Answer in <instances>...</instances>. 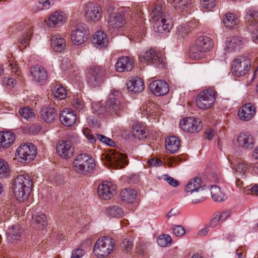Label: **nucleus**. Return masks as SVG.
<instances>
[{
  "label": "nucleus",
  "mask_w": 258,
  "mask_h": 258,
  "mask_svg": "<svg viewBox=\"0 0 258 258\" xmlns=\"http://www.w3.org/2000/svg\"><path fill=\"white\" fill-rule=\"evenodd\" d=\"M95 166V161L91 155L82 153L74 159L72 168L77 173L87 175L93 171Z\"/></svg>",
  "instance_id": "1"
},
{
  "label": "nucleus",
  "mask_w": 258,
  "mask_h": 258,
  "mask_svg": "<svg viewBox=\"0 0 258 258\" xmlns=\"http://www.w3.org/2000/svg\"><path fill=\"white\" fill-rule=\"evenodd\" d=\"M213 46V42L210 37L206 36H200L190 48V57L192 59H199L205 55V53L210 50Z\"/></svg>",
  "instance_id": "2"
},
{
  "label": "nucleus",
  "mask_w": 258,
  "mask_h": 258,
  "mask_svg": "<svg viewBox=\"0 0 258 258\" xmlns=\"http://www.w3.org/2000/svg\"><path fill=\"white\" fill-rule=\"evenodd\" d=\"M115 246L114 240L109 236H103L96 242L94 252L98 258H105L113 251Z\"/></svg>",
  "instance_id": "3"
},
{
  "label": "nucleus",
  "mask_w": 258,
  "mask_h": 258,
  "mask_svg": "<svg viewBox=\"0 0 258 258\" xmlns=\"http://www.w3.org/2000/svg\"><path fill=\"white\" fill-rule=\"evenodd\" d=\"M106 72L100 66H93L88 69L87 73V84L93 87L99 86L106 78Z\"/></svg>",
  "instance_id": "4"
},
{
  "label": "nucleus",
  "mask_w": 258,
  "mask_h": 258,
  "mask_svg": "<svg viewBox=\"0 0 258 258\" xmlns=\"http://www.w3.org/2000/svg\"><path fill=\"white\" fill-rule=\"evenodd\" d=\"M216 92L213 88H210L201 92L196 99V105L201 109L210 108L216 99Z\"/></svg>",
  "instance_id": "5"
},
{
  "label": "nucleus",
  "mask_w": 258,
  "mask_h": 258,
  "mask_svg": "<svg viewBox=\"0 0 258 258\" xmlns=\"http://www.w3.org/2000/svg\"><path fill=\"white\" fill-rule=\"evenodd\" d=\"M251 62L249 59L242 56H238L233 61L232 72L236 77L245 76L250 70Z\"/></svg>",
  "instance_id": "6"
},
{
  "label": "nucleus",
  "mask_w": 258,
  "mask_h": 258,
  "mask_svg": "<svg viewBox=\"0 0 258 258\" xmlns=\"http://www.w3.org/2000/svg\"><path fill=\"white\" fill-rule=\"evenodd\" d=\"M83 11L87 22L96 23L99 21L102 17L101 7L90 2L86 3L84 5Z\"/></svg>",
  "instance_id": "7"
},
{
  "label": "nucleus",
  "mask_w": 258,
  "mask_h": 258,
  "mask_svg": "<svg viewBox=\"0 0 258 258\" xmlns=\"http://www.w3.org/2000/svg\"><path fill=\"white\" fill-rule=\"evenodd\" d=\"M89 34L88 27L85 24H77L72 32V41L75 45H81L87 40Z\"/></svg>",
  "instance_id": "8"
},
{
  "label": "nucleus",
  "mask_w": 258,
  "mask_h": 258,
  "mask_svg": "<svg viewBox=\"0 0 258 258\" xmlns=\"http://www.w3.org/2000/svg\"><path fill=\"white\" fill-rule=\"evenodd\" d=\"M202 183L201 178L196 177L190 180L185 187V190L187 192L195 193V192H200L199 195H200L198 198H194L191 200L192 203L194 204L201 203L205 199Z\"/></svg>",
  "instance_id": "9"
},
{
  "label": "nucleus",
  "mask_w": 258,
  "mask_h": 258,
  "mask_svg": "<svg viewBox=\"0 0 258 258\" xmlns=\"http://www.w3.org/2000/svg\"><path fill=\"white\" fill-rule=\"evenodd\" d=\"M180 128L187 133H195L201 130L202 124L199 119L194 117L183 118L180 122Z\"/></svg>",
  "instance_id": "10"
},
{
  "label": "nucleus",
  "mask_w": 258,
  "mask_h": 258,
  "mask_svg": "<svg viewBox=\"0 0 258 258\" xmlns=\"http://www.w3.org/2000/svg\"><path fill=\"white\" fill-rule=\"evenodd\" d=\"M17 152L20 157L25 161L33 160L36 155L35 147L32 143H25L20 145Z\"/></svg>",
  "instance_id": "11"
},
{
  "label": "nucleus",
  "mask_w": 258,
  "mask_h": 258,
  "mask_svg": "<svg viewBox=\"0 0 258 258\" xmlns=\"http://www.w3.org/2000/svg\"><path fill=\"white\" fill-rule=\"evenodd\" d=\"M106 160L114 164L117 168H122L127 164L125 154L120 153L114 149L109 151L105 156Z\"/></svg>",
  "instance_id": "12"
},
{
  "label": "nucleus",
  "mask_w": 258,
  "mask_h": 258,
  "mask_svg": "<svg viewBox=\"0 0 258 258\" xmlns=\"http://www.w3.org/2000/svg\"><path fill=\"white\" fill-rule=\"evenodd\" d=\"M116 192V185L110 182L104 181L98 187L99 197L104 200L111 199Z\"/></svg>",
  "instance_id": "13"
},
{
  "label": "nucleus",
  "mask_w": 258,
  "mask_h": 258,
  "mask_svg": "<svg viewBox=\"0 0 258 258\" xmlns=\"http://www.w3.org/2000/svg\"><path fill=\"white\" fill-rule=\"evenodd\" d=\"M150 89L152 92L157 96L165 95L169 91L167 83L162 80L153 81L150 84Z\"/></svg>",
  "instance_id": "14"
},
{
  "label": "nucleus",
  "mask_w": 258,
  "mask_h": 258,
  "mask_svg": "<svg viewBox=\"0 0 258 258\" xmlns=\"http://www.w3.org/2000/svg\"><path fill=\"white\" fill-rule=\"evenodd\" d=\"M58 155L64 159H68L73 156L74 149L69 141L59 142L56 146Z\"/></svg>",
  "instance_id": "15"
},
{
  "label": "nucleus",
  "mask_w": 258,
  "mask_h": 258,
  "mask_svg": "<svg viewBox=\"0 0 258 258\" xmlns=\"http://www.w3.org/2000/svg\"><path fill=\"white\" fill-rule=\"evenodd\" d=\"M245 43L244 39L239 36L229 37L225 42V49L228 52H234L241 49Z\"/></svg>",
  "instance_id": "16"
},
{
  "label": "nucleus",
  "mask_w": 258,
  "mask_h": 258,
  "mask_svg": "<svg viewBox=\"0 0 258 258\" xmlns=\"http://www.w3.org/2000/svg\"><path fill=\"white\" fill-rule=\"evenodd\" d=\"M255 114V108L253 104L247 103L243 105L239 109L238 115L243 121L251 119Z\"/></svg>",
  "instance_id": "17"
},
{
  "label": "nucleus",
  "mask_w": 258,
  "mask_h": 258,
  "mask_svg": "<svg viewBox=\"0 0 258 258\" xmlns=\"http://www.w3.org/2000/svg\"><path fill=\"white\" fill-rule=\"evenodd\" d=\"M106 113L111 115L118 114L121 109L119 100L115 97L114 94H110L105 103Z\"/></svg>",
  "instance_id": "18"
},
{
  "label": "nucleus",
  "mask_w": 258,
  "mask_h": 258,
  "mask_svg": "<svg viewBox=\"0 0 258 258\" xmlns=\"http://www.w3.org/2000/svg\"><path fill=\"white\" fill-rule=\"evenodd\" d=\"M237 142L239 147L248 150L252 149L255 144L253 137L248 133L239 134L237 138Z\"/></svg>",
  "instance_id": "19"
},
{
  "label": "nucleus",
  "mask_w": 258,
  "mask_h": 258,
  "mask_svg": "<svg viewBox=\"0 0 258 258\" xmlns=\"http://www.w3.org/2000/svg\"><path fill=\"white\" fill-rule=\"evenodd\" d=\"M31 74L33 80L40 84H44L47 79V73L41 66L37 65L31 69Z\"/></svg>",
  "instance_id": "20"
},
{
  "label": "nucleus",
  "mask_w": 258,
  "mask_h": 258,
  "mask_svg": "<svg viewBox=\"0 0 258 258\" xmlns=\"http://www.w3.org/2000/svg\"><path fill=\"white\" fill-rule=\"evenodd\" d=\"M60 120L66 126H72L77 120L75 112L70 109H64L59 115Z\"/></svg>",
  "instance_id": "21"
},
{
  "label": "nucleus",
  "mask_w": 258,
  "mask_h": 258,
  "mask_svg": "<svg viewBox=\"0 0 258 258\" xmlns=\"http://www.w3.org/2000/svg\"><path fill=\"white\" fill-rule=\"evenodd\" d=\"M107 23L108 27L110 29H118L124 26L125 21V19L120 14L114 13L109 16Z\"/></svg>",
  "instance_id": "22"
},
{
  "label": "nucleus",
  "mask_w": 258,
  "mask_h": 258,
  "mask_svg": "<svg viewBox=\"0 0 258 258\" xmlns=\"http://www.w3.org/2000/svg\"><path fill=\"white\" fill-rule=\"evenodd\" d=\"M65 19L64 13L56 11L53 13L46 21L47 25L50 28L59 27L63 25Z\"/></svg>",
  "instance_id": "23"
},
{
  "label": "nucleus",
  "mask_w": 258,
  "mask_h": 258,
  "mask_svg": "<svg viewBox=\"0 0 258 258\" xmlns=\"http://www.w3.org/2000/svg\"><path fill=\"white\" fill-rule=\"evenodd\" d=\"M133 61L128 56L119 57L115 64L116 70L118 72H128L134 68Z\"/></svg>",
  "instance_id": "24"
},
{
  "label": "nucleus",
  "mask_w": 258,
  "mask_h": 258,
  "mask_svg": "<svg viewBox=\"0 0 258 258\" xmlns=\"http://www.w3.org/2000/svg\"><path fill=\"white\" fill-rule=\"evenodd\" d=\"M172 27V24L169 18L164 16L161 20H159L153 24L154 30L157 33H162L166 32H169Z\"/></svg>",
  "instance_id": "25"
},
{
  "label": "nucleus",
  "mask_w": 258,
  "mask_h": 258,
  "mask_svg": "<svg viewBox=\"0 0 258 258\" xmlns=\"http://www.w3.org/2000/svg\"><path fill=\"white\" fill-rule=\"evenodd\" d=\"M92 43L98 48L106 47L108 44L106 34L101 30L97 31L93 35Z\"/></svg>",
  "instance_id": "26"
},
{
  "label": "nucleus",
  "mask_w": 258,
  "mask_h": 258,
  "mask_svg": "<svg viewBox=\"0 0 258 258\" xmlns=\"http://www.w3.org/2000/svg\"><path fill=\"white\" fill-rule=\"evenodd\" d=\"M13 190L15 198L20 202H24L29 197L31 189L24 188L18 181L13 183Z\"/></svg>",
  "instance_id": "27"
},
{
  "label": "nucleus",
  "mask_w": 258,
  "mask_h": 258,
  "mask_svg": "<svg viewBox=\"0 0 258 258\" xmlns=\"http://www.w3.org/2000/svg\"><path fill=\"white\" fill-rule=\"evenodd\" d=\"M126 86L128 90L133 93H140L145 88L143 80L138 77L130 80L126 83Z\"/></svg>",
  "instance_id": "28"
},
{
  "label": "nucleus",
  "mask_w": 258,
  "mask_h": 258,
  "mask_svg": "<svg viewBox=\"0 0 258 258\" xmlns=\"http://www.w3.org/2000/svg\"><path fill=\"white\" fill-rule=\"evenodd\" d=\"M42 119L47 123H52L56 119L57 113L55 109L51 106L44 107L40 111Z\"/></svg>",
  "instance_id": "29"
},
{
  "label": "nucleus",
  "mask_w": 258,
  "mask_h": 258,
  "mask_svg": "<svg viewBox=\"0 0 258 258\" xmlns=\"http://www.w3.org/2000/svg\"><path fill=\"white\" fill-rule=\"evenodd\" d=\"M51 46L54 51L61 52L66 46V41L61 35H53L51 38Z\"/></svg>",
  "instance_id": "30"
},
{
  "label": "nucleus",
  "mask_w": 258,
  "mask_h": 258,
  "mask_svg": "<svg viewBox=\"0 0 258 258\" xmlns=\"http://www.w3.org/2000/svg\"><path fill=\"white\" fill-rule=\"evenodd\" d=\"M164 16H166L165 9H163L161 4H156L150 13V20L153 24L154 22L161 20Z\"/></svg>",
  "instance_id": "31"
},
{
  "label": "nucleus",
  "mask_w": 258,
  "mask_h": 258,
  "mask_svg": "<svg viewBox=\"0 0 258 258\" xmlns=\"http://www.w3.org/2000/svg\"><path fill=\"white\" fill-rule=\"evenodd\" d=\"M23 230L19 225L13 226L7 231V239L11 243H15L19 240L22 234Z\"/></svg>",
  "instance_id": "32"
},
{
  "label": "nucleus",
  "mask_w": 258,
  "mask_h": 258,
  "mask_svg": "<svg viewBox=\"0 0 258 258\" xmlns=\"http://www.w3.org/2000/svg\"><path fill=\"white\" fill-rule=\"evenodd\" d=\"M15 140V135L11 132L0 133V147L4 148H9Z\"/></svg>",
  "instance_id": "33"
},
{
  "label": "nucleus",
  "mask_w": 258,
  "mask_h": 258,
  "mask_svg": "<svg viewBox=\"0 0 258 258\" xmlns=\"http://www.w3.org/2000/svg\"><path fill=\"white\" fill-rule=\"evenodd\" d=\"M180 146V142L175 136H171L167 138L165 141L166 150L170 153L176 152Z\"/></svg>",
  "instance_id": "34"
},
{
  "label": "nucleus",
  "mask_w": 258,
  "mask_h": 258,
  "mask_svg": "<svg viewBox=\"0 0 258 258\" xmlns=\"http://www.w3.org/2000/svg\"><path fill=\"white\" fill-rule=\"evenodd\" d=\"M137 198V192L131 188H125L120 192V198L122 201L126 203H133Z\"/></svg>",
  "instance_id": "35"
},
{
  "label": "nucleus",
  "mask_w": 258,
  "mask_h": 258,
  "mask_svg": "<svg viewBox=\"0 0 258 258\" xmlns=\"http://www.w3.org/2000/svg\"><path fill=\"white\" fill-rule=\"evenodd\" d=\"M18 181L21 186L25 188L26 189H31L32 186V181L30 177L26 174H22L18 175L14 180L13 183H16Z\"/></svg>",
  "instance_id": "36"
},
{
  "label": "nucleus",
  "mask_w": 258,
  "mask_h": 258,
  "mask_svg": "<svg viewBox=\"0 0 258 258\" xmlns=\"http://www.w3.org/2000/svg\"><path fill=\"white\" fill-rule=\"evenodd\" d=\"M245 20L248 25H256L258 23V12L253 9L247 10L245 16Z\"/></svg>",
  "instance_id": "37"
},
{
  "label": "nucleus",
  "mask_w": 258,
  "mask_h": 258,
  "mask_svg": "<svg viewBox=\"0 0 258 258\" xmlns=\"http://www.w3.org/2000/svg\"><path fill=\"white\" fill-rule=\"evenodd\" d=\"M211 194L212 199L216 202H221L226 200V197L219 187L216 185L211 186Z\"/></svg>",
  "instance_id": "38"
},
{
  "label": "nucleus",
  "mask_w": 258,
  "mask_h": 258,
  "mask_svg": "<svg viewBox=\"0 0 258 258\" xmlns=\"http://www.w3.org/2000/svg\"><path fill=\"white\" fill-rule=\"evenodd\" d=\"M223 23L226 27L232 28L238 24L239 20L234 14L230 13L225 15Z\"/></svg>",
  "instance_id": "39"
},
{
  "label": "nucleus",
  "mask_w": 258,
  "mask_h": 258,
  "mask_svg": "<svg viewBox=\"0 0 258 258\" xmlns=\"http://www.w3.org/2000/svg\"><path fill=\"white\" fill-rule=\"evenodd\" d=\"M107 215L111 217L120 218L123 215V211L118 205L108 207L105 211Z\"/></svg>",
  "instance_id": "40"
},
{
  "label": "nucleus",
  "mask_w": 258,
  "mask_h": 258,
  "mask_svg": "<svg viewBox=\"0 0 258 258\" xmlns=\"http://www.w3.org/2000/svg\"><path fill=\"white\" fill-rule=\"evenodd\" d=\"M165 57L160 52L156 51L151 64L159 69H162L164 68L165 66Z\"/></svg>",
  "instance_id": "41"
},
{
  "label": "nucleus",
  "mask_w": 258,
  "mask_h": 258,
  "mask_svg": "<svg viewBox=\"0 0 258 258\" xmlns=\"http://www.w3.org/2000/svg\"><path fill=\"white\" fill-rule=\"evenodd\" d=\"M34 222L37 225V228L43 229L47 225L46 217L44 214H41L38 215L33 216Z\"/></svg>",
  "instance_id": "42"
},
{
  "label": "nucleus",
  "mask_w": 258,
  "mask_h": 258,
  "mask_svg": "<svg viewBox=\"0 0 258 258\" xmlns=\"http://www.w3.org/2000/svg\"><path fill=\"white\" fill-rule=\"evenodd\" d=\"M156 51L151 49L143 53L140 56V61L142 63H151Z\"/></svg>",
  "instance_id": "43"
},
{
  "label": "nucleus",
  "mask_w": 258,
  "mask_h": 258,
  "mask_svg": "<svg viewBox=\"0 0 258 258\" xmlns=\"http://www.w3.org/2000/svg\"><path fill=\"white\" fill-rule=\"evenodd\" d=\"M52 93L55 98L62 100L67 97L66 89L60 85H56L52 89Z\"/></svg>",
  "instance_id": "44"
},
{
  "label": "nucleus",
  "mask_w": 258,
  "mask_h": 258,
  "mask_svg": "<svg viewBox=\"0 0 258 258\" xmlns=\"http://www.w3.org/2000/svg\"><path fill=\"white\" fill-rule=\"evenodd\" d=\"M20 115L26 120H32L34 118L35 114L33 109L29 107H23L19 110Z\"/></svg>",
  "instance_id": "45"
},
{
  "label": "nucleus",
  "mask_w": 258,
  "mask_h": 258,
  "mask_svg": "<svg viewBox=\"0 0 258 258\" xmlns=\"http://www.w3.org/2000/svg\"><path fill=\"white\" fill-rule=\"evenodd\" d=\"M132 133L135 137L141 139L146 133L145 128L142 123H137L133 126Z\"/></svg>",
  "instance_id": "46"
},
{
  "label": "nucleus",
  "mask_w": 258,
  "mask_h": 258,
  "mask_svg": "<svg viewBox=\"0 0 258 258\" xmlns=\"http://www.w3.org/2000/svg\"><path fill=\"white\" fill-rule=\"evenodd\" d=\"M53 4V0H40L33 9L35 11L47 10L49 9Z\"/></svg>",
  "instance_id": "47"
},
{
  "label": "nucleus",
  "mask_w": 258,
  "mask_h": 258,
  "mask_svg": "<svg viewBox=\"0 0 258 258\" xmlns=\"http://www.w3.org/2000/svg\"><path fill=\"white\" fill-rule=\"evenodd\" d=\"M172 238L167 234H163L159 237L157 240L158 244L162 247H166L170 245Z\"/></svg>",
  "instance_id": "48"
},
{
  "label": "nucleus",
  "mask_w": 258,
  "mask_h": 258,
  "mask_svg": "<svg viewBox=\"0 0 258 258\" xmlns=\"http://www.w3.org/2000/svg\"><path fill=\"white\" fill-rule=\"evenodd\" d=\"M235 170L237 174L243 176L248 172V165L247 163L240 162L237 164Z\"/></svg>",
  "instance_id": "49"
},
{
  "label": "nucleus",
  "mask_w": 258,
  "mask_h": 258,
  "mask_svg": "<svg viewBox=\"0 0 258 258\" xmlns=\"http://www.w3.org/2000/svg\"><path fill=\"white\" fill-rule=\"evenodd\" d=\"M33 30L31 28H29V31L27 32L26 34L24 35L23 38L20 40L19 45V48L22 50L24 48L26 47L28 44L29 41L31 38V35L32 34Z\"/></svg>",
  "instance_id": "50"
},
{
  "label": "nucleus",
  "mask_w": 258,
  "mask_h": 258,
  "mask_svg": "<svg viewBox=\"0 0 258 258\" xmlns=\"http://www.w3.org/2000/svg\"><path fill=\"white\" fill-rule=\"evenodd\" d=\"M188 32L189 31L187 27L180 26L177 27L175 36L177 40L181 41L184 39Z\"/></svg>",
  "instance_id": "51"
},
{
  "label": "nucleus",
  "mask_w": 258,
  "mask_h": 258,
  "mask_svg": "<svg viewBox=\"0 0 258 258\" xmlns=\"http://www.w3.org/2000/svg\"><path fill=\"white\" fill-rule=\"evenodd\" d=\"M122 250L127 253L131 251L133 247V241L131 238L126 237L123 239L120 244Z\"/></svg>",
  "instance_id": "52"
},
{
  "label": "nucleus",
  "mask_w": 258,
  "mask_h": 258,
  "mask_svg": "<svg viewBox=\"0 0 258 258\" xmlns=\"http://www.w3.org/2000/svg\"><path fill=\"white\" fill-rule=\"evenodd\" d=\"M175 8L187 7L190 4V0H168Z\"/></svg>",
  "instance_id": "53"
},
{
  "label": "nucleus",
  "mask_w": 258,
  "mask_h": 258,
  "mask_svg": "<svg viewBox=\"0 0 258 258\" xmlns=\"http://www.w3.org/2000/svg\"><path fill=\"white\" fill-rule=\"evenodd\" d=\"M9 167L7 162L0 158V175L7 176L9 173Z\"/></svg>",
  "instance_id": "54"
},
{
  "label": "nucleus",
  "mask_w": 258,
  "mask_h": 258,
  "mask_svg": "<svg viewBox=\"0 0 258 258\" xmlns=\"http://www.w3.org/2000/svg\"><path fill=\"white\" fill-rule=\"evenodd\" d=\"M147 112V114L150 116H156L157 115L156 111V105L153 103H148L146 105V108L145 107H143V110H145Z\"/></svg>",
  "instance_id": "55"
},
{
  "label": "nucleus",
  "mask_w": 258,
  "mask_h": 258,
  "mask_svg": "<svg viewBox=\"0 0 258 258\" xmlns=\"http://www.w3.org/2000/svg\"><path fill=\"white\" fill-rule=\"evenodd\" d=\"M61 70L63 71H68V73L72 72L71 61L68 58H63L60 65Z\"/></svg>",
  "instance_id": "56"
},
{
  "label": "nucleus",
  "mask_w": 258,
  "mask_h": 258,
  "mask_svg": "<svg viewBox=\"0 0 258 258\" xmlns=\"http://www.w3.org/2000/svg\"><path fill=\"white\" fill-rule=\"evenodd\" d=\"M202 8L211 10L216 6V0H201Z\"/></svg>",
  "instance_id": "57"
},
{
  "label": "nucleus",
  "mask_w": 258,
  "mask_h": 258,
  "mask_svg": "<svg viewBox=\"0 0 258 258\" xmlns=\"http://www.w3.org/2000/svg\"><path fill=\"white\" fill-rule=\"evenodd\" d=\"M92 109L94 112L98 114H104L106 113L105 105L103 107L102 104L100 102L93 103Z\"/></svg>",
  "instance_id": "58"
},
{
  "label": "nucleus",
  "mask_w": 258,
  "mask_h": 258,
  "mask_svg": "<svg viewBox=\"0 0 258 258\" xmlns=\"http://www.w3.org/2000/svg\"><path fill=\"white\" fill-rule=\"evenodd\" d=\"M73 106L76 110L80 111L83 109L84 104L81 99L76 98L73 100Z\"/></svg>",
  "instance_id": "59"
},
{
  "label": "nucleus",
  "mask_w": 258,
  "mask_h": 258,
  "mask_svg": "<svg viewBox=\"0 0 258 258\" xmlns=\"http://www.w3.org/2000/svg\"><path fill=\"white\" fill-rule=\"evenodd\" d=\"M97 139L102 143L106 144L111 147H113L115 145V143L111 139L101 135H98L97 136Z\"/></svg>",
  "instance_id": "60"
},
{
  "label": "nucleus",
  "mask_w": 258,
  "mask_h": 258,
  "mask_svg": "<svg viewBox=\"0 0 258 258\" xmlns=\"http://www.w3.org/2000/svg\"><path fill=\"white\" fill-rule=\"evenodd\" d=\"M172 229L174 234L178 237L184 235L185 233L184 228L181 225L174 226Z\"/></svg>",
  "instance_id": "61"
},
{
  "label": "nucleus",
  "mask_w": 258,
  "mask_h": 258,
  "mask_svg": "<svg viewBox=\"0 0 258 258\" xmlns=\"http://www.w3.org/2000/svg\"><path fill=\"white\" fill-rule=\"evenodd\" d=\"M221 221L226 219L231 214V211L229 210H225L222 212H218L216 213Z\"/></svg>",
  "instance_id": "62"
},
{
  "label": "nucleus",
  "mask_w": 258,
  "mask_h": 258,
  "mask_svg": "<svg viewBox=\"0 0 258 258\" xmlns=\"http://www.w3.org/2000/svg\"><path fill=\"white\" fill-rule=\"evenodd\" d=\"M146 251V246L142 242L137 243L136 246V252L138 254L142 255Z\"/></svg>",
  "instance_id": "63"
},
{
  "label": "nucleus",
  "mask_w": 258,
  "mask_h": 258,
  "mask_svg": "<svg viewBox=\"0 0 258 258\" xmlns=\"http://www.w3.org/2000/svg\"><path fill=\"white\" fill-rule=\"evenodd\" d=\"M85 254V251L80 248H77L72 251L71 258H81Z\"/></svg>",
  "instance_id": "64"
}]
</instances>
